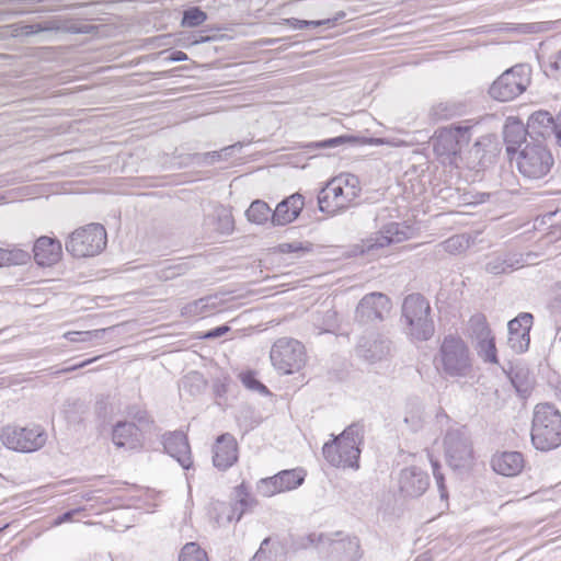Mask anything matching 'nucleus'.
<instances>
[{
	"label": "nucleus",
	"mask_w": 561,
	"mask_h": 561,
	"mask_svg": "<svg viewBox=\"0 0 561 561\" xmlns=\"http://www.w3.org/2000/svg\"><path fill=\"white\" fill-rule=\"evenodd\" d=\"M305 540L307 542L301 543L304 548L316 546L321 550L328 549L336 561H355L359 558V541L356 537L333 539L324 534H310Z\"/></svg>",
	"instance_id": "11"
},
{
	"label": "nucleus",
	"mask_w": 561,
	"mask_h": 561,
	"mask_svg": "<svg viewBox=\"0 0 561 561\" xmlns=\"http://www.w3.org/2000/svg\"><path fill=\"white\" fill-rule=\"evenodd\" d=\"M518 374L515 375V377L512 378V382L516 390L520 393H526L528 391V386H524L522 383L517 382Z\"/></svg>",
	"instance_id": "58"
},
{
	"label": "nucleus",
	"mask_w": 561,
	"mask_h": 561,
	"mask_svg": "<svg viewBox=\"0 0 561 561\" xmlns=\"http://www.w3.org/2000/svg\"><path fill=\"white\" fill-rule=\"evenodd\" d=\"M126 415L138 423V427H147L152 423L148 412L139 405L133 404L126 409Z\"/></svg>",
	"instance_id": "44"
},
{
	"label": "nucleus",
	"mask_w": 561,
	"mask_h": 561,
	"mask_svg": "<svg viewBox=\"0 0 561 561\" xmlns=\"http://www.w3.org/2000/svg\"><path fill=\"white\" fill-rule=\"evenodd\" d=\"M107 242L106 230L100 224H90L75 230L66 241V250L75 257L94 256Z\"/></svg>",
	"instance_id": "5"
},
{
	"label": "nucleus",
	"mask_w": 561,
	"mask_h": 561,
	"mask_svg": "<svg viewBox=\"0 0 561 561\" xmlns=\"http://www.w3.org/2000/svg\"><path fill=\"white\" fill-rule=\"evenodd\" d=\"M76 513H78V510L68 511V512L61 514L60 516H58L55 519L54 524L55 525H60L62 523L70 522Z\"/></svg>",
	"instance_id": "56"
},
{
	"label": "nucleus",
	"mask_w": 561,
	"mask_h": 561,
	"mask_svg": "<svg viewBox=\"0 0 561 561\" xmlns=\"http://www.w3.org/2000/svg\"><path fill=\"white\" fill-rule=\"evenodd\" d=\"M305 198L295 193L279 202L272 214V226H285L293 222L301 213Z\"/></svg>",
	"instance_id": "20"
},
{
	"label": "nucleus",
	"mask_w": 561,
	"mask_h": 561,
	"mask_svg": "<svg viewBox=\"0 0 561 561\" xmlns=\"http://www.w3.org/2000/svg\"><path fill=\"white\" fill-rule=\"evenodd\" d=\"M305 471L300 468L283 470L275 474L280 492L297 489L305 481Z\"/></svg>",
	"instance_id": "33"
},
{
	"label": "nucleus",
	"mask_w": 561,
	"mask_h": 561,
	"mask_svg": "<svg viewBox=\"0 0 561 561\" xmlns=\"http://www.w3.org/2000/svg\"><path fill=\"white\" fill-rule=\"evenodd\" d=\"M391 308L390 299L381 293L365 295L355 309V321L360 324H368L375 321H382L385 314Z\"/></svg>",
	"instance_id": "14"
},
{
	"label": "nucleus",
	"mask_w": 561,
	"mask_h": 561,
	"mask_svg": "<svg viewBox=\"0 0 561 561\" xmlns=\"http://www.w3.org/2000/svg\"><path fill=\"white\" fill-rule=\"evenodd\" d=\"M323 327H320L318 323V319L314 321V325L320 329L318 334L332 332L335 328L336 320H335V311L333 310H327L323 314Z\"/></svg>",
	"instance_id": "49"
},
{
	"label": "nucleus",
	"mask_w": 561,
	"mask_h": 561,
	"mask_svg": "<svg viewBox=\"0 0 561 561\" xmlns=\"http://www.w3.org/2000/svg\"><path fill=\"white\" fill-rule=\"evenodd\" d=\"M365 426L360 422L348 425L340 435L323 445L325 460L336 468H359L360 446L364 444Z\"/></svg>",
	"instance_id": "1"
},
{
	"label": "nucleus",
	"mask_w": 561,
	"mask_h": 561,
	"mask_svg": "<svg viewBox=\"0 0 561 561\" xmlns=\"http://www.w3.org/2000/svg\"><path fill=\"white\" fill-rule=\"evenodd\" d=\"M228 331H230V328L228 325H220V327L209 330L205 334V337L206 339H217V337L225 335Z\"/></svg>",
	"instance_id": "55"
},
{
	"label": "nucleus",
	"mask_w": 561,
	"mask_h": 561,
	"mask_svg": "<svg viewBox=\"0 0 561 561\" xmlns=\"http://www.w3.org/2000/svg\"><path fill=\"white\" fill-rule=\"evenodd\" d=\"M356 352L364 359L375 363L386 358L390 353V341L379 335L362 337Z\"/></svg>",
	"instance_id": "23"
},
{
	"label": "nucleus",
	"mask_w": 561,
	"mask_h": 561,
	"mask_svg": "<svg viewBox=\"0 0 561 561\" xmlns=\"http://www.w3.org/2000/svg\"><path fill=\"white\" fill-rule=\"evenodd\" d=\"M217 308V297L207 296L187 304L182 309V314L188 317H206Z\"/></svg>",
	"instance_id": "31"
},
{
	"label": "nucleus",
	"mask_w": 561,
	"mask_h": 561,
	"mask_svg": "<svg viewBox=\"0 0 561 561\" xmlns=\"http://www.w3.org/2000/svg\"><path fill=\"white\" fill-rule=\"evenodd\" d=\"M534 317L529 312H522L516 318L508 321V346L517 354L528 350L530 343V329Z\"/></svg>",
	"instance_id": "17"
},
{
	"label": "nucleus",
	"mask_w": 561,
	"mask_h": 561,
	"mask_svg": "<svg viewBox=\"0 0 561 561\" xmlns=\"http://www.w3.org/2000/svg\"><path fill=\"white\" fill-rule=\"evenodd\" d=\"M256 490L261 495L266 497L273 496L276 493H280V489L275 476L261 479L256 484Z\"/></svg>",
	"instance_id": "46"
},
{
	"label": "nucleus",
	"mask_w": 561,
	"mask_h": 561,
	"mask_svg": "<svg viewBox=\"0 0 561 561\" xmlns=\"http://www.w3.org/2000/svg\"><path fill=\"white\" fill-rule=\"evenodd\" d=\"M471 126H450L439 129L433 140V148L438 157L453 163L460 153L461 148L471 139Z\"/></svg>",
	"instance_id": "10"
},
{
	"label": "nucleus",
	"mask_w": 561,
	"mask_h": 561,
	"mask_svg": "<svg viewBox=\"0 0 561 561\" xmlns=\"http://www.w3.org/2000/svg\"><path fill=\"white\" fill-rule=\"evenodd\" d=\"M199 162L205 164H213L216 161L221 160V151H211L197 156Z\"/></svg>",
	"instance_id": "53"
},
{
	"label": "nucleus",
	"mask_w": 561,
	"mask_h": 561,
	"mask_svg": "<svg viewBox=\"0 0 561 561\" xmlns=\"http://www.w3.org/2000/svg\"><path fill=\"white\" fill-rule=\"evenodd\" d=\"M400 491L411 497L421 496L428 486V476L417 467H409L401 471Z\"/></svg>",
	"instance_id": "21"
},
{
	"label": "nucleus",
	"mask_w": 561,
	"mask_h": 561,
	"mask_svg": "<svg viewBox=\"0 0 561 561\" xmlns=\"http://www.w3.org/2000/svg\"><path fill=\"white\" fill-rule=\"evenodd\" d=\"M493 470L505 477H515L524 468V457L518 451H504L492 458Z\"/></svg>",
	"instance_id": "27"
},
{
	"label": "nucleus",
	"mask_w": 561,
	"mask_h": 561,
	"mask_svg": "<svg viewBox=\"0 0 561 561\" xmlns=\"http://www.w3.org/2000/svg\"><path fill=\"white\" fill-rule=\"evenodd\" d=\"M531 69L528 65L518 64L504 71L490 87V95L500 101L508 102L522 94L530 84Z\"/></svg>",
	"instance_id": "6"
},
{
	"label": "nucleus",
	"mask_w": 561,
	"mask_h": 561,
	"mask_svg": "<svg viewBox=\"0 0 561 561\" xmlns=\"http://www.w3.org/2000/svg\"><path fill=\"white\" fill-rule=\"evenodd\" d=\"M285 550L279 542L271 543V538H265L250 561H285Z\"/></svg>",
	"instance_id": "30"
},
{
	"label": "nucleus",
	"mask_w": 561,
	"mask_h": 561,
	"mask_svg": "<svg viewBox=\"0 0 561 561\" xmlns=\"http://www.w3.org/2000/svg\"><path fill=\"white\" fill-rule=\"evenodd\" d=\"M529 137L535 138H553L559 145V131H561V114L556 118L547 111H538L533 113L527 122Z\"/></svg>",
	"instance_id": "16"
},
{
	"label": "nucleus",
	"mask_w": 561,
	"mask_h": 561,
	"mask_svg": "<svg viewBox=\"0 0 561 561\" xmlns=\"http://www.w3.org/2000/svg\"><path fill=\"white\" fill-rule=\"evenodd\" d=\"M476 350H477L479 357L483 362L491 363V364H499L496 346H495V339L493 335L476 343Z\"/></svg>",
	"instance_id": "38"
},
{
	"label": "nucleus",
	"mask_w": 561,
	"mask_h": 561,
	"mask_svg": "<svg viewBox=\"0 0 561 561\" xmlns=\"http://www.w3.org/2000/svg\"><path fill=\"white\" fill-rule=\"evenodd\" d=\"M102 331H93V332H69L66 334V337L70 340L71 342H80V341H88L91 340L92 336H100Z\"/></svg>",
	"instance_id": "51"
},
{
	"label": "nucleus",
	"mask_w": 561,
	"mask_h": 561,
	"mask_svg": "<svg viewBox=\"0 0 561 561\" xmlns=\"http://www.w3.org/2000/svg\"><path fill=\"white\" fill-rule=\"evenodd\" d=\"M272 209L268 204L262 199H255L251 203L245 211L247 219L256 225H264L268 221L272 222Z\"/></svg>",
	"instance_id": "34"
},
{
	"label": "nucleus",
	"mask_w": 561,
	"mask_h": 561,
	"mask_svg": "<svg viewBox=\"0 0 561 561\" xmlns=\"http://www.w3.org/2000/svg\"><path fill=\"white\" fill-rule=\"evenodd\" d=\"M213 463L221 471L229 469L238 460V445L234 437L229 434H222L213 446Z\"/></svg>",
	"instance_id": "19"
},
{
	"label": "nucleus",
	"mask_w": 561,
	"mask_h": 561,
	"mask_svg": "<svg viewBox=\"0 0 561 561\" xmlns=\"http://www.w3.org/2000/svg\"><path fill=\"white\" fill-rule=\"evenodd\" d=\"M402 320L408 335L416 341H427L435 332L430 301L421 294L408 295L402 304Z\"/></svg>",
	"instance_id": "3"
},
{
	"label": "nucleus",
	"mask_w": 561,
	"mask_h": 561,
	"mask_svg": "<svg viewBox=\"0 0 561 561\" xmlns=\"http://www.w3.org/2000/svg\"><path fill=\"white\" fill-rule=\"evenodd\" d=\"M90 363H92V359H88L85 362H82L81 364L73 365L71 367L65 368L62 371H65V373L72 371V370H76L78 368L84 367V366H87Z\"/></svg>",
	"instance_id": "59"
},
{
	"label": "nucleus",
	"mask_w": 561,
	"mask_h": 561,
	"mask_svg": "<svg viewBox=\"0 0 561 561\" xmlns=\"http://www.w3.org/2000/svg\"><path fill=\"white\" fill-rule=\"evenodd\" d=\"M530 438L540 451H550L561 445V413L553 404L539 403L534 409Z\"/></svg>",
	"instance_id": "2"
},
{
	"label": "nucleus",
	"mask_w": 561,
	"mask_h": 561,
	"mask_svg": "<svg viewBox=\"0 0 561 561\" xmlns=\"http://www.w3.org/2000/svg\"><path fill=\"white\" fill-rule=\"evenodd\" d=\"M431 462H432L433 476L436 480L439 491L443 493L445 491V484H444V476L440 472V466H439L438 461H436V460H431Z\"/></svg>",
	"instance_id": "52"
},
{
	"label": "nucleus",
	"mask_w": 561,
	"mask_h": 561,
	"mask_svg": "<svg viewBox=\"0 0 561 561\" xmlns=\"http://www.w3.org/2000/svg\"><path fill=\"white\" fill-rule=\"evenodd\" d=\"M526 261L523 254L501 253L491 256L485 263L484 270L492 275H501L513 272L525 265Z\"/></svg>",
	"instance_id": "26"
},
{
	"label": "nucleus",
	"mask_w": 561,
	"mask_h": 561,
	"mask_svg": "<svg viewBox=\"0 0 561 561\" xmlns=\"http://www.w3.org/2000/svg\"><path fill=\"white\" fill-rule=\"evenodd\" d=\"M207 20V14L198 7H190L184 10L181 20L183 27H197Z\"/></svg>",
	"instance_id": "41"
},
{
	"label": "nucleus",
	"mask_w": 561,
	"mask_h": 561,
	"mask_svg": "<svg viewBox=\"0 0 561 561\" xmlns=\"http://www.w3.org/2000/svg\"><path fill=\"white\" fill-rule=\"evenodd\" d=\"M380 140L376 138H364L352 135H341L337 137L329 138L321 141H316L309 144L308 148H335L342 145H351V146H364V145H373L379 144Z\"/></svg>",
	"instance_id": "29"
},
{
	"label": "nucleus",
	"mask_w": 561,
	"mask_h": 561,
	"mask_svg": "<svg viewBox=\"0 0 561 561\" xmlns=\"http://www.w3.org/2000/svg\"><path fill=\"white\" fill-rule=\"evenodd\" d=\"M282 39H283V38H267V39H265V42H264V43H265L266 45H274V44H276V43L280 42Z\"/></svg>",
	"instance_id": "61"
},
{
	"label": "nucleus",
	"mask_w": 561,
	"mask_h": 561,
	"mask_svg": "<svg viewBox=\"0 0 561 561\" xmlns=\"http://www.w3.org/2000/svg\"><path fill=\"white\" fill-rule=\"evenodd\" d=\"M333 179L340 181V185H342L346 192L354 195L355 198L359 196L362 188L359 186L358 176L351 173H342Z\"/></svg>",
	"instance_id": "43"
},
{
	"label": "nucleus",
	"mask_w": 561,
	"mask_h": 561,
	"mask_svg": "<svg viewBox=\"0 0 561 561\" xmlns=\"http://www.w3.org/2000/svg\"><path fill=\"white\" fill-rule=\"evenodd\" d=\"M242 383L251 390H255L260 393H267L268 389L261 381H259L254 374L251 371L244 373L241 375Z\"/></svg>",
	"instance_id": "48"
},
{
	"label": "nucleus",
	"mask_w": 561,
	"mask_h": 561,
	"mask_svg": "<svg viewBox=\"0 0 561 561\" xmlns=\"http://www.w3.org/2000/svg\"><path fill=\"white\" fill-rule=\"evenodd\" d=\"M404 422L410 425L412 431H417L422 427V414L420 408L405 414Z\"/></svg>",
	"instance_id": "50"
},
{
	"label": "nucleus",
	"mask_w": 561,
	"mask_h": 561,
	"mask_svg": "<svg viewBox=\"0 0 561 561\" xmlns=\"http://www.w3.org/2000/svg\"><path fill=\"white\" fill-rule=\"evenodd\" d=\"M236 148V145L233 146H228V147H225L222 148L220 151H221V159L222 158H227L229 156H231V151Z\"/></svg>",
	"instance_id": "60"
},
{
	"label": "nucleus",
	"mask_w": 561,
	"mask_h": 561,
	"mask_svg": "<svg viewBox=\"0 0 561 561\" xmlns=\"http://www.w3.org/2000/svg\"><path fill=\"white\" fill-rule=\"evenodd\" d=\"M437 247L449 254H458L468 249L469 240L465 234H456L440 242Z\"/></svg>",
	"instance_id": "40"
},
{
	"label": "nucleus",
	"mask_w": 561,
	"mask_h": 561,
	"mask_svg": "<svg viewBox=\"0 0 561 561\" xmlns=\"http://www.w3.org/2000/svg\"><path fill=\"white\" fill-rule=\"evenodd\" d=\"M270 357L279 373L293 374L305 365V346L295 339L280 337L273 344Z\"/></svg>",
	"instance_id": "8"
},
{
	"label": "nucleus",
	"mask_w": 561,
	"mask_h": 561,
	"mask_svg": "<svg viewBox=\"0 0 561 561\" xmlns=\"http://www.w3.org/2000/svg\"><path fill=\"white\" fill-rule=\"evenodd\" d=\"M207 387V381L202 374L192 371L187 374L181 382V389L187 391L192 396L199 394Z\"/></svg>",
	"instance_id": "37"
},
{
	"label": "nucleus",
	"mask_w": 561,
	"mask_h": 561,
	"mask_svg": "<svg viewBox=\"0 0 561 561\" xmlns=\"http://www.w3.org/2000/svg\"><path fill=\"white\" fill-rule=\"evenodd\" d=\"M409 230L410 228L405 225L389 222L381 228L375 239L370 240L367 249L373 251L393 243H400L409 238Z\"/></svg>",
	"instance_id": "24"
},
{
	"label": "nucleus",
	"mask_w": 561,
	"mask_h": 561,
	"mask_svg": "<svg viewBox=\"0 0 561 561\" xmlns=\"http://www.w3.org/2000/svg\"><path fill=\"white\" fill-rule=\"evenodd\" d=\"M458 113V107L454 103L449 102H439L432 106L430 111V116L434 121L448 119L455 116Z\"/></svg>",
	"instance_id": "42"
},
{
	"label": "nucleus",
	"mask_w": 561,
	"mask_h": 561,
	"mask_svg": "<svg viewBox=\"0 0 561 561\" xmlns=\"http://www.w3.org/2000/svg\"><path fill=\"white\" fill-rule=\"evenodd\" d=\"M0 439L9 449L32 453L45 445L46 433L41 426L28 428L8 425L1 430Z\"/></svg>",
	"instance_id": "9"
},
{
	"label": "nucleus",
	"mask_w": 561,
	"mask_h": 561,
	"mask_svg": "<svg viewBox=\"0 0 561 561\" xmlns=\"http://www.w3.org/2000/svg\"><path fill=\"white\" fill-rule=\"evenodd\" d=\"M33 252L38 265L51 266L60 260L62 248L59 240L43 236L35 241Z\"/></svg>",
	"instance_id": "22"
},
{
	"label": "nucleus",
	"mask_w": 561,
	"mask_h": 561,
	"mask_svg": "<svg viewBox=\"0 0 561 561\" xmlns=\"http://www.w3.org/2000/svg\"><path fill=\"white\" fill-rule=\"evenodd\" d=\"M354 195L346 192L340 181L331 179L318 193L319 210L334 216L354 205Z\"/></svg>",
	"instance_id": "13"
},
{
	"label": "nucleus",
	"mask_w": 561,
	"mask_h": 561,
	"mask_svg": "<svg viewBox=\"0 0 561 561\" xmlns=\"http://www.w3.org/2000/svg\"><path fill=\"white\" fill-rule=\"evenodd\" d=\"M444 449L446 461L450 468L457 470L470 466L473 450L465 430H448L444 438Z\"/></svg>",
	"instance_id": "12"
},
{
	"label": "nucleus",
	"mask_w": 561,
	"mask_h": 561,
	"mask_svg": "<svg viewBox=\"0 0 561 561\" xmlns=\"http://www.w3.org/2000/svg\"><path fill=\"white\" fill-rule=\"evenodd\" d=\"M234 505L219 502L215 506L214 510L218 512V515L216 516L218 524H221L224 520L230 523L233 519L239 522L247 511L257 504L256 500L250 494L249 488L244 483L234 488Z\"/></svg>",
	"instance_id": "15"
},
{
	"label": "nucleus",
	"mask_w": 561,
	"mask_h": 561,
	"mask_svg": "<svg viewBox=\"0 0 561 561\" xmlns=\"http://www.w3.org/2000/svg\"><path fill=\"white\" fill-rule=\"evenodd\" d=\"M169 59L172 61H184L187 59V55L184 51L174 50L171 53Z\"/></svg>",
	"instance_id": "57"
},
{
	"label": "nucleus",
	"mask_w": 561,
	"mask_h": 561,
	"mask_svg": "<svg viewBox=\"0 0 561 561\" xmlns=\"http://www.w3.org/2000/svg\"><path fill=\"white\" fill-rule=\"evenodd\" d=\"M331 20H318V21H307V20H299L296 18H289V19H283L279 24L282 25H288L295 30H302L307 27H317L324 24H331Z\"/></svg>",
	"instance_id": "45"
},
{
	"label": "nucleus",
	"mask_w": 561,
	"mask_h": 561,
	"mask_svg": "<svg viewBox=\"0 0 561 561\" xmlns=\"http://www.w3.org/2000/svg\"><path fill=\"white\" fill-rule=\"evenodd\" d=\"M543 68L547 76L552 78L561 77V49L548 58L543 64Z\"/></svg>",
	"instance_id": "47"
},
{
	"label": "nucleus",
	"mask_w": 561,
	"mask_h": 561,
	"mask_svg": "<svg viewBox=\"0 0 561 561\" xmlns=\"http://www.w3.org/2000/svg\"><path fill=\"white\" fill-rule=\"evenodd\" d=\"M179 561H209V559L197 542H187L180 551Z\"/></svg>",
	"instance_id": "39"
},
{
	"label": "nucleus",
	"mask_w": 561,
	"mask_h": 561,
	"mask_svg": "<svg viewBox=\"0 0 561 561\" xmlns=\"http://www.w3.org/2000/svg\"><path fill=\"white\" fill-rule=\"evenodd\" d=\"M437 370L448 377H466L472 368L470 352L466 343L457 336H446L435 357Z\"/></svg>",
	"instance_id": "4"
},
{
	"label": "nucleus",
	"mask_w": 561,
	"mask_h": 561,
	"mask_svg": "<svg viewBox=\"0 0 561 561\" xmlns=\"http://www.w3.org/2000/svg\"><path fill=\"white\" fill-rule=\"evenodd\" d=\"M504 141L508 154L519 153L522 146L526 145L529 131L520 122L507 123L504 127Z\"/></svg>",
	"instance_id": "28"
},
{
	"label": "nucleus",
	"mask_w": 561,
	"mask_h": 561,
	"mask_svg": "<svg viewBox=\"0 0 561 561\" xmlns=\"http://www.w3.org/2000/svg\"><path fill=\"white\" fill-rule=\"evenodd\" d=\"M552 165V154L539 140L536 142H527L520 149L517 157L518 171L524 178L529 180H540L545 178Z\"/></svg>",
	"instance_id": "7"
},
{
	"label": "nucleus",
	"mask_w": 561,
	"mask_h": 561,
	"mask_svg": "<svg viewBox=\"0 0 561 561\" xmlns=\"http://www.w3.org/2000/svg\"><path fill=\"white\" fill-rule=\"evenodd\" d=\"M31 259L27 251L21 249H2L0 248V267L11 265L26 264Z\"/></svg>",
	"instance_id": "36"
},
{
	"label": "nucleus",
	"mask_w": 561,
	"mask_h": 561,
	"mask_svg": "<svg viewBox=\"0 0 561 561\" xmlns=\"http://www.w3.org/2000/svg\"><path fill=\"white\" fill-rule=\"evenodd\" d=\"M279 249L283 253H291L309 250V247H304L300 242L282 243Z\"/></svg>",
	"instance_id": "54"
},
{
	"label": "nucleus",
	"mask_w": 561,
	"mask_h": 561,
	"mask_svg": "<svg viewBox=\"0 0 561 561\" xmlns=\"http://www.w3.org/2000/svg\"><path fill=\"white\" fill-rule=\"evenodd\" d=\"M112 440L117 447L136 449L141 445L140 428L133 422L119 421L113 427Z\"/></svg>",
	"instance_id": "25"
},
{
	"label": "nucleus",
	"mask_w": 561,
	"mask_h": 561,
	"mask_svg": "<svg viewBox=\"0 0 561 561\" xmlns=\"http://www.w3.org/2000/svg\"><path fill=\"white\" fill-rule=\"evenodd\" d=\"M190 266L185 262H171L169 260L159 263L156 276L159 280L167 282L184 275Z\"/></svg>",
	"instance_id": "32"
},
{
	"label": "nucleus",
	"mask_w": 561,
	"mask_h": 561,
	"mask_svg": "<svg viewBox=\"0 0 561 561\" xmlns=\"http://www.w3.org/2000/svg\"><path fill=\"white\" fill-rule=\"evenodd\" d=\"M469 336L476 341V343L492 336L491 329L488 324L486 318L477 313L473 314L468 322Z\"/></svg>",
	"instance_id": "35"
},
{
	"label": "nucleus",
	"mask_w": 561,
	"mask_h": 561,
	"mask_svg": "<svg viewBox=\"0 0 561 561\" xmlns=\"http://www.w3.org/2000/svg\"><path fill=\"white\" fill-rule=\"evenodd\" d=\"M227 225L230 226L231 230H233V220L227 219Z\"/></svg>",
	"instance_id": "62"
},
{
	"label": "nucleus",
	"mask_w": 561,
	"mask_h": 561,
	"mask_svg": "<svg viewBox=\"0 0 561 561\" xmlns=\"http://www.w3.org/2000/svg\"><path fill=\"white\" fill-rule=\"evenodd\" d=\"M164 450L174 458L183 469L193 465L191 447L186 435L181 431L169 432L163 435Z\"/></svg>",
	"instance_id": "18"
}]
</instances>
